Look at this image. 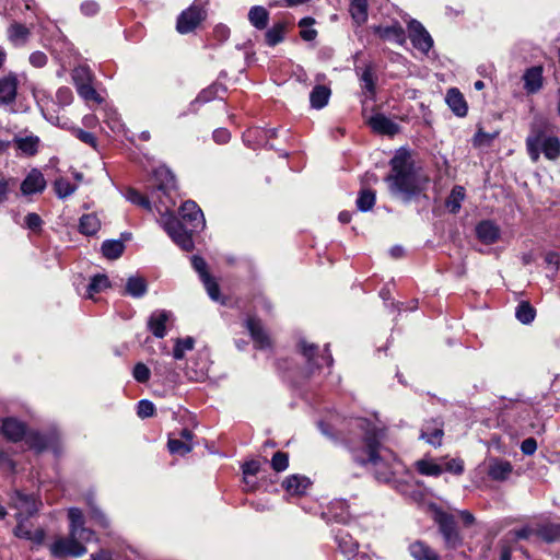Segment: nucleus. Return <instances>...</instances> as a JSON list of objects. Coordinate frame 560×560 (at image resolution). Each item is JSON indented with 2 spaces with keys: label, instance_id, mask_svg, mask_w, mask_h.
<instances>
[{
  "label": "nucleus",
  "instance_id": "nucleus-13",
  "mask_svg": "<svg viewBox=\"0 0 560 560\" xmlns=\"http://www.w3.org/2000/svg\"><path fill=\"white\" fill-rule=\"evenodd\" d=\"M444 435L441 423L436 420L427 421L421 429L420 439L432 446H440Z\"/></svg>",
  "mask_w": 560,
  "mask_h": 560
},
{
  "label": "nucleus",
  "instance_id": "nucleus-14",
  "mask_svg": "<svg viewBox=\"0 0 560 560\" xmlns=\"http://www.w3.org/2000/svg\"><path fill=\"white\" fill-rule=\"evenodd\" d=\"M46 187V180L38 170H32L21 184L23 195L42 192Z\"/></svg>",
  "mask_w": 560,
  "mask_h": 560
},
{
  "label": "nucleus",
  "instance_id": "nucleus-63",
  "mask_svg": "<svg viewBox=\"0 0 560 560\" xmlns=\"http://www.w3.org/2000/svg\"><path fill=\"white\" fill-rule=\"evenodd\" d=\"M445 469L455 475H460L464 471V463L457 458L451 459L446 463Z\"/></svg>",
  "mask_w": 560,
  "mask_h": 560
},
{
  "label": "nucleus",
  "instance_id": "nucleus-30",
  "mask_svg": "<svg viewBox=\"0 0 560 560\" xmlns=\"http://www.w3.org/2000/svg\"><path fill=\"white\" fill-rule=\"evenodd\" d=\"M336 540L340 551L346 557L350 558L355 555L358 550V542L348 533L340 530L336 536Z\"/></svg>",
  "mask_w": 560,
  "mask_h": 560
},
{
  "label": "nucleus",
  "instance_id": "nucleus-18",
  "mask_svg": "<svg viewBox=\"0 0 560 560\" xmlns=\"http://www.w3.org/2000/svg\"><path fill=\"white\" fill-rule=\"evenodd\" d=\"M246 327L250 332L252 338L257 343L259 348L269 347L270 340L268 335L266 334L261 323L259 319L255 317H249L246 322Z\"/></svg>",
  "mask_w": 560,
  "mask_h": 560
},
{
  "label": "nucleus",
  "instance_id": "nucleus-25",
  "mask_svg": "<svg viewBox=\"0 0 560 560\" xmlns=\"http://www.w3.org/2000/svg\"><path fill=\"white\" fill-rule=\"evenodd\" d=\"M535 535L546 542H555L560 539V525L553 523H545L535 527Z\"/></svg>",
  "mask_w": 560,
  "mask_h": 560
},
{
  "label": "nucleus",
  "instance_id": "nucleus-11",
  "mask_svg": "<svg viewBox=\"0 0 560 560\" xmlns=\"http://www.w3.org/2000/svg\"><path fill=\"white\" fill-rule=\"evenodd\" d=\"M299 346L302 354L313 366L319 369L324 364L329 366L332 363V358L329 353L318 355V348L316 345L307 343L305 340H301Z\"/></svg>",
  "mask_w": 560,
  "mask_h": 560
},
{
  "label": "nucleus",
  "instance_id": "nucleus-10",
  "mask_svg": "<svg viewBox=\"0 0 560 560\" xmlns=\"http://www.w3.org/2000/svg\"><path fill=\"white\" fill-rule=\"evenodd\" d=\"M408 31L409 38L417 49L423 52L431 49L433 39L420 22L411 20L408 24Z\"/></svg>",
  "mask_w": 560,
  "mask_h": 560
},
{
  "label": "nucleus",
  "instance_id": "nucleus-38",
  "mask_svg": "<svg viewBox=\"0 0 560 560\" xmlns=\"http://www.w3.org/2000/svg\"><path fill=\"white\" fill-rule=\"evenodd\" d=\"M109 287V280L105 275H96L91 279L88 287V299H93L94 294L102 292Z\"/></svg>",
  "mask_w": 560,
  "mask_h": 560
},
{
  "label": "nucleus",
  "instance_id": "nucleus-16",
  "mask_svg": "<svg viewBox=\"0 0 560 560\" xmlns=\"http://www.w3.org/2000/svg\"><path fill=\"white\" fill-rule=\"evenodd\" d=\"M513 471V466L510 462L492 458L489 460L488 475L492 480L504 481Z\"/></svg>",
  "mask_w": 560,
  "mask_h": 560
},
{
  "label": "nucleus",
  "instance_id": "nucleus-36",
  "mask_svg": "<svg viewBox=\"0 0 560 560\" xmlns=\"http://www.w3.org/2000/svg\"><path fill=\"white\" fill-rule=\"evenodd\" d=\"M352 19L362 24L368 20V1L366 0H352L350 5Z\"/></svg>",
  "mask_w": 560,
  "mask_h": 560
},
{
  "label": "nucleus",
  "instance_id": "nucleus-28",
  "mask_svg": "<svg viewBox=\"0 0 560 560\" xmlns=\"http://www.w3.org/2000/svg\"><path fill=\"white\" fill-rule=\"evenodd\" d=\"M248 20L257 30H264L268 25L269 13L264 7L255 5L248 12Z\"/></svg>",
  "mask_w": 560,
  "mask_h": 560
},
{
  "label": "nucleus",
  "instance_id": "nucleus-7",
  "mask_svg": "<svg viewBox=\"0 0 560 560\" xmlns=\"http://www.w3.org/2000/svg\"><path fill=\"white\" fill-rule=\"evenodd\" d=\"M206 18V11L201 4L192 3L187 10L183 11L177 19L176 30L180 34H187L194 31Z\"/></svg>",
  "mask_w": 560,
  "mask_h": 560
},
{
  "label": "nucleus",
  "instance_id": "nucleus-43",
  "mask_svg": "<svg viewBox=\"0 0 560 560\" xmlns=\"http://www.w3.org/2000/svg\"><path fill=\"white\" fill-rule=\"evenodd\" d=\"M535 310L528 302H522L516 308V318L522 324H529L535 318Z\"/></svg>",
  "mask_w": 560,
  "mask_h": 560
},
{
  "label": "nucleus",
  "instance_id": "nucleus-20",
  "mask_svg": "<svg viewBox=\"0 0 560 560\" xmlns=\"http://www.w3.org/2000/svg\"><path fill=\"white\" fill-rule=\"evenodd\" d=\"M375 33L383 39L393 40L399 45H402L406 40L405 31L400 24L395 23L390 26H377Z\"/></svg>",
  "mask_w": 560,
  "mask_h": 560
},
{
  "label": "nucleus",
  "instance_id": "nucleus-9",
  "mask_svg": "<svg viewBox=\"0 0 560 560\" xmlns=\"http://www.w3.org/2000/svg\"><path fill=\"white\" fill-rule=\"evenodd\" d=\"M40 503L33 495L25 494L21 491H14L10 498V508L16 510V513H23L25 517H32L38 511Z\"/></svg>",
  "mask_w": 560,
  "mask_h": 560
},
{
  "label": "nucleus",
  "instance_id": "nucleus-34",
  "mask_svg": "<svg viewBox=\"0 0 560 560\" xmlns=\"http://www.w3.org/2000/svg\"><path fill=\"white\" fill-rule=\"evenodd\" d=\"M125 249V245L118 240H108L102 244V253L108 259L119 258Z\"/></svg>",
  "mask_w": 560,
  "mask_h": 560
},
{
  "label": "nucleus",
  "instance_id": "nucleus-29",
  "mask_svg": "<svg viewBox=\"0 0 560 560\" xmlns=\"http://www.w3.org/2000/svg\"><path fill=\"white\" fill-rule=\"evenodd\" d=\"M409 550L415 560H439L438 555L422 541H415Z\"/></svg>",
  "mask_w": 560,
  "mask_h": 560
},
{
  "label": "nucleus",
  "instance_id": "nucleus-4",
  "mask_svg": "<svg viewBox=\"0 0 560 560\" xmlns=\"http://www.w3.org/2000/svg\"><path fill=\"white\" fill-rule=\"evenodd\" d=\"M1 432L9 441L12 442H18L25 438L30 447L35 448L38 452L46 447L45 441L40 435L35 433L27 434L25 424L15 418H5L2 421Z\"/></svg>",
  "mask_w": 560,
  "mask_h": 560
},
{
  "label": "nucleus",
  "instance_id": "nucleus-62",
  "mask_svg": "<svg viewBox=\"0 0 560 560\" xmlns=\"http://www.w3.org/2000/svg\"><path fill=\"white\" fill-rule=\"evenodd\" d=\"M30 62L36 68H42L47 62V56L42 51H34L30 56Z\"/></svg>",
  "mask_w": 560,
  "mask_h": 560
},
{
  "label": "nucleus",
  "instance_id": "nucleus-33",
  "mask_svg": "<svg viewBox=\"0 0 560 560\" xmlns=\"http://www.w3.org/2000/svg\"><path fill=\"white\" fill-rule=\"evenodd\" d=\"M80 232L85 235H94L101 228V221L94 213L84 214L80 219Z\"/></svg>",
  "mask_w": 560,
  "mask_h": 560
},
{
  "label": "nucleus",
  "instance_id": "nucleus-44",
  "mask_svg": "<svg viewBox=\"0 0 560 560\" xmlns=\"http://www.w3.org/2000/svg\"><path fill=\"white\" fill-rule=\"evenodd\" d=\"M314 23L315 20L313 18H303L299 22V26L301 27L300 36L302 39L311 42L316 38L317 31L311 27Z\"/></svg>",
  "mask_w": 560,
  "mask_h": 560
},
{
  "label": "nucleus",
  "instance_id": "nucleus-45",
  "mask_svg": "<svg viewBox=\"0 0 560 560\" xmlns=\"http://www.w3.org/2000/svg\"><path fill=\"white\" fill-rule=\"evenodd\" d=\"M195 340L191 337L184 339H176L175 347L173 350V357L176 360H182L185 357V352L194 348Z\"/></svg>",
  "mask_w": 560,
  "mask_h": 560
},
{
  "label": "nucleus",
  "instance_id": "nucleus-21",
  "mask_svg": "<svg viewBox=\"0 0 560 560\" xmlns=\"http://www.w3.org/2000/svg\"><path fill=\"white\" fill-rule=\"evenodd\" d=\"M478 238L485 244H493L500 235L499 228L490 222L482 221L476 228Z\"/></svg>",
  "mask_w": 560,
  "mask_h": 560
},
{
  "label": "nucleus",
  "instance_id": "nucleus-3",
  "mask_svg": "<svg viewBox=\"0 0 560 560\" xmlns=\"http://www.w3.org/2000/svg\"><path fill=\"white\" fill-rule=\"evenodd\" d=\"M526 148L533 162L540 156V149L546 159L555 161L560 156V140L555 136H546L539 129H533L526 139Z\"/></svg>",
  "mask_w": 560,
  "mask_h": 560
},
{
  "label": "nucleus",
  "instance_id": "nucleus-26",
  "mask_svg": "<svg viewBox=\"0 0 560 560\" xmlns=\"http://www.w3.org/2000/svg\"><path fill=\"white\" fill-rule=\"evenodd\" d=\"M330 89H328L327 86L316 85L310 94L311 106L315 109H320L325 107L330 97Z\"/></svg>",
  "mask_w": 560,
  "mask_h": 560
},
{
  "label": "nucleus",
  "instance_id": "nucleus-46",
  "mask_svg": "<svg viewBox=\"0 0 560 560\" xmlns=\"http://www.w3.org/2000/svg\"><path fill=\"white\" fill-rule=\"evenodd\" d=\"M126 199L137 206H140V207L147 209V210H151L150 200L133 188H129L126 191Z\"/></svg>",
  "mask_w": 560,
  "mask_h": 560
},
{
  "label": "nucleus",
  "instance_id": "nucleus-52",
  "mask_svg": "<svg viewBox=\"0 0 560 560\" xmlns=\"http://www.w3.org/2000/svg\"><path fill=\"white\" fill-rule=\"evenodd\" d=\"M150 369L143 363H137L133 368L132 375L139 383H145L150 378Z\"/></svg>",
  "mask_w": 560,
  "mask_h": 560
},
{
  "label": "nucleus",
  "instance_id": "nucleus-60",
  "mask_svg": "<svg viewBox=\"0 0 560 560\" xmlns=\"http://www.w3.org/2000/svg\"><path fill=\"white\" fill-rule=\"evenodd\" d=\"M537 450V442L534 438L525 439L521 444V451L525 455H533Z\"/></svg>",
  "mask_w": 560,
  "mask_h": 560
},
{
  "label": "nucleus",
  "instance_id": "nucleus-37",
  "mask_svg": "<svg viewBox=\"0 0 560 560\" xmlns=\"http://www.w3.org/2000/svg\"><path fill=\"white\" fill-rule=\"evenodd\" d=\"M440 528L448 544L455 545L458 536L455 530L454 522L448 516H442L440 520Z\"/></svg>",
  "mask_w": 560,
  "mask_h": 560
},
{
  "label": "nucleus",
  "instance_id": "nucleus-47",
  "mask_svg": "<svg viewBox=\"0 0 560 560\" xmlns=\"http://www.w3.org/2000/svg\"><path fill=\"white\" fill-rule=\"evenodd\" d=\"M497 136H498L497 131L489 133V132H485L482 129H479L472 139V144L476 148L489 147L491 144V142L495 139Z\"/></svg>",
  "mask_w": 560,
  "mask_h": 560
},
{
  "label": "nucleus",
  "instance_id": "nucleus-42",
  "mask_svg": "<svg viewBox=\"0 0 560 560\" xmlns=\"http://www.w3.org/2000/svg\"><path fill=\"white\" fill-rule=\"evenodd\" d=\"M54 187L57 196L61 199L71 196L77 190V186L63 177L56 179Z\"/></svg>",
  "mask_w": 560,
  "mask_h": 560
},
{
  "label": "nucleus",
  "instance_id": "nucleus-2",
  "mask_svg": "<svg viewBox=\"0 0 560 560\" xmlns=\"http://www.w3.org/2000/svg\"><path fill=\"white\" fill-rule=\"evenodd\" d=\"M390 166L386 182L394 196L409 200L424 189L428 178L415 170L409 154L398 152L392 159Z\"/></svg>",
  "mask_w": 560,
  "mask_h": 560
},
{
  "label": "nucleus",
  "instance_id": "nucleus-8",
  "mask_svg": "<svg viewBox=\"0 0 560 560\" xmlns=\"http://www.w3.org/2000/svg\"><path fill=\"white\" fill-rule=\"evenodd\" d=\"M30 517H24L23 513H15L18 522L13 533L16 537L32 541L36 546H40L45 539V532L43 528L32 529V524L28 522Z\"/></svg>",
  "mask_w": 560,
  "mask_h": 560
},
{
  "label": "nucleus",
  "instance_id": "nucleus-58",
  "mask_svg": "<svg viewBox=\"0 0 560 560\" xmlns=\"http://www.w3.org/2000/svg\"><path fill=\"white\" fill-rule=\"evenodd\" d=\"M81 11L86 16H93L100 11V5L94 0H86L81 4Z\"/></svg>",
  "mask_w": 560,
  "mask_h": 560
},
{
  "label": "nucleus",
  "instance_id": "nucleus-61",
  "mask_svg": "<svg viewBox=\"0 0 560 560\" xmlns=\"http://www.w3.org/2000/svg\"><path fill=\"white\" fill-rule=\"evenodd\" d=\"M244 479L247 482L248 476H254L259 471V463L256 460L247 462L243 465Z\"/></svg>",
  "mask_w": 560,
  "mask_h": 560
},
{
  "label": "nucleus",
  "instance_id": "nucleus-35",
  "mask_svg": "<svg viewBox=\"0 0 560 560\" xmlns=\"http://www.w3.org/2000/svg\"><path fill=\"white\" fill-rule=\"evenodd\" d=\"M465 199V189L462 186H455L447 200H446V207L452 213H456L459 211L462 201Z\"/></svg>",
  "mask_w": 560,
  "mask_h": 560
},
{
  "label": "nucleus",
  "instance_id": "nucleus-41",
  "mask_svg": "<svg viewBox=\"0 0 560 560\" xmlns=\"http://www.w3.org/2000/svg\"><path fill=\"white\" fill-rule=\"evenodd\" d=\"M375 203V192L371 189H362L358 199L357 207L360 211H369Z\"/></svg>",
  "mask_w": 560,
  "mask_h": 560
},
{
  "label": "nucleus",
  "instance_id": "nucleus-24",
  "mask_svg": "<svg viewBox=\"0 0 560 560\" xmlns=\"http://www.w3.org/2000/svg\"><path fill=\"white\" fill-rule=\"evenodd\" d=\"M446 103L457 116L463 117L467 114V104L458 90H448L446 94Z\"/></svg>",
  "mask_w": 560,
  "mask_h": 560
},
{
  "label": "nucleus",
  "instance_id": "nucleus-12",
  "mask_svg": "<svg viewBox=\"0 0 560 560\" xmlns=\"http://www.w3.org/2000/svg\"><path fill=\"white\" fill-rule=\"evenodd\" d=\"M368 122L373 131L381 135L395 136L399 132V126L383 114L371 116Z\"/></svg>",
  "mask_w": 560,
  "mask_h": 560
},
{
  "label": "nucleus",
  "instance_id": "nucleus-57",
  "mask_svg": "<svg viewBox=\"0 0 560 560\" xmlns=\"http://www.w3.org/2000/svg\"><path fill=\"white\" fill-rule=\"evenodd\" d=\"M42 224H43V220L40 219V217L37 213L32 212L25 217V225L27 226V229H30L32 231L40 230Z\"/></svg>",
  "mask_w": 560,
  "mask_h": 560
},
{
  "label": "nucleus",
  "instance_id": "nucleus-56",
  "mask_svg": "<svg viewBox=\"0 0 560 560\" xmlns=\"http://www.w3.org/2000/svg\"><path fill=\"white\" fill-rule=\"evenodd\" d=\"M154 405L149 400H141L138 405V416L140 418H148L154 413Z\"/></svg>",
  "mask_w": 560,
  "mask_h": 560
},
{
  "label": "nucleus",
  "instance_id": "nucleus-50",
  "mask_svg": "<svg viewBox=\"0 0 560 560\" xmlns=\"http://www.w3.org/2000/svg\"><path fill=\"white\" fill-rule=\"evenodd\" d=\"M289 457L285 453L277 452L271 459V466L276 471H283L288 468Z\"/></svg>",
  "mask_w": 560,
  "mask_h": 560
},
{
  "label": "nucleus",
  "instance_id": "nucleus-32",
  "mask_svg": "<svg viewBox=\"0 0 560 560\" xmlns=\"http://www.w3.org/2000/svg\"><path fill=\"white\" fill-rule=\"evenodd\" d=\"M285 32V22L275 23L265 34L266 43L271 47L278 45L284 39Z\"/></svg>",
  "mask_w": 560,
  "mask_h": 560
},
{
  "label": "nucleus",
  "instance_id": "nucleus-15",
  "mask_svg": "<svg viewBox=\"0 0 560 560\" xmlns=\"http://www.w3.org/2000/svg\"><path fill=\"white\" fill-rule=\"evenodd\" d=\"M524 89L528 94L537 93L542 88V67L528 68L523 74Z\"/></svg>",
  "mask_w": 560,
  "mask_h": 560
},
{
  "label": "nucleus",
  "instance_id": "nucleus-49",
  "mask_svg": "<svg viewBox=\"0 0 560 560\" xmlns=\"http://www.w3.org/2000/svg\"><path fill=\"white\" fill-rule=\"evenodd\" d=\"M201 281L208 292V295L211 298V300L219 302L220 301V289H219L217 281L211 276L205 277V279Z\"/></svg>",
  "mask_w": 560,
  "mask_h": 560
},
{
  "label": "nucleus",
  "instance_id": "nucleus-59",
  "mask_svg": "<svg viewBox=\"0 0 560 560\" xmlns=\"http://www.w3.org/2000/svg\"><path fill=\"white\" fill-rule=\"evenodd\" d=\"M14 184L13 179L0 177V203L8 200V195L10 192V186Z\"/></svg>",
  "mask_w": 560,
  "mask_h": 560
},
{
  "label": "nucleus",
  "instance_id": "nucleus-5",
  "mask_svg": "<svg viewBox=\"0 0 560 560\" xmlns=\"http://www.w3.org/2000/svg\"><path fill=\"white\" fill-rule=\"evenodd\" d=\"M357 427L363 432V440L366 447L368 457H358L357 459L361 463H373L378 460L377 452L381 446V440L384 436V432L373 427L368 420L360 419L357 421Z\"/></svg>",
  "mask_w": 560,
  "mask_h": 560
},
{
  "label": "nucleus",
  "instance_id": "nucleus-53",
  "mask_svg": "<svg viewBox=\"0 0 560 560\" xmlns=\"http://www.w3.org/2000/svg\"><path fill=\"white\" fill-rule=\"evenodd\" d=\"M18 148L27 154H34L37 148V140L34 138L19 139Z\"/></svg>",
  "mask_w": 560,
  "mask_h": 560
},
{
  "label": "nucleus",
  "instance_id": "nucleus-23",
  "mask_svg": "<svg viewBox=\"0 0 560 560\" xmlns=\"http://www.w3.org/2000/svg\"><path fill=\"white\" fill-rule=\"evenodd\" d=\"M282 486L290 494L300 495L308 488L310 480L304 476L292 475L283 481Z\"/></svg>",
  "mask_w": 560,
  "mask_h": 560
},
{
  "label": "nucleus",
  "instance_id": "nucleus-27",
  "mask_svg": "<svg viewBox=\"0 0 560 560\" xmlns=\"http://www.w3.org/2000/svg\"><path fill=\"white\" fill-rule=\"evenodd\" d=\"M30 36V30L20 23H13L8 28V37L10 42L15 46L24 45Z\"/></svg>",
  "mask_w": 560,
  "mask_h": 560
},
{
  "label": "nucleus",
  "instance_id": "nucleus-39",
  "mask_svg": "<svg viewBox=\"0 0 560 560\" xmlns=\"http://www.w3.org/2000/svg\"><path fill=\"white\" fill-rule=\"evenodd\" d=\"M416 467L421 475L424 476H440L443 468L436 463L429 459H420L416 463Z\"/></svg>",
  "mask_w": 560,
  "mask_h": 560
},
{
  "label": "nucleus",
  "instance_id": "nucleus-40",
  "mask_svg": "<svg viewBox=\"0 0 560 560\" xmlns=\"http://www.w3.org/2000/svg\"><path fill=\"white\" fill-rule=\"evenodd\" d=\"M168 450L172 454L186 455L192 450V443L171 436L167 443Z\"/></svg>",
  "mask_w": 560,
  "mask_h": 560
},
{
  "label": "nucleus",
  "instance_id": "nucleus-1",
  "mask_svg": "<svg viewBox=\"0 0 560 560\" xmlns=\"http://www.w3.org/2000/svg\"><path fill=\"white\" fill-rule=\"evenodd\" d=\"M158 182L152 197L159 199V202L165 208L162 213L161 222L173 240L183 250L190 252L194 248L192 234L205 228V218L201 209L195 201H185L180 209V220L168 212L170 208L175 205L171 198V192L175 190V179L167 168H159L155 174Z\"/></svg>",
  "mask_w": 560,
  "mask_h": 560
},
{
  "label": "nucleus",
  "instance_id": "nucleus-19",
  "mask_svg": "<svg viewBox=\"0 0 560 560\" xmlns=\"http://www.w3.org/2000/svg\"><path fill=\"white\" fill-rule=\"evenodd\" d=\"M170 317L166 311H155L151 314L148 326L152 334L158 338H163L166 335L165 323Z\"/></svg>",
  "mask_w": 560,
  "mask_h": 560
},
{
  "label": "nucleus",
  "instance_id": "nucleus-48",
  "mask_svg": "<svg viewBox=\"0 0 560 560\" xmlns=\"http://www.w3.org/2000/svg\"><path fill=\"white\" fill-rule=\"evenodd\" d=\"M77 85V90H78V93L84 98V100H88V101H97L100 102L101 100L98 98V95L95 91V89L91 85L90 81H86V82H81V83H78L75 84Z\"/></svg>",
  "mask_w": 560,
  "mask_h": 560
},
{
  "label": "nucleus",
  "instance_id": "nucleus-6",
  "mask_svg": "<svg viewBox=\"0 0 560 560\" xmlns=\"http://www.w3.org/2000/svg\"><path fill=\"white\" fill-rule=\"evenodd\" d=\"M49 551L55 558L81 557L86 553V548L77 538L71 537L70 532L69 537H59L50 544Z\"/></svg>",
  "mask_w": 560,
  "mask_h": 560
},
{
  "label": "nucleus",
  "instance_id": "nucleus-55",
  "mask_svg": "<svg viewBox=\"0 0 560 560\" xmlns=\"http://www.w3.org/2000/svg\"><path fill=\"white\" fill-rule=\"evenodd\" d=\"M191 264L194 269L199 273L201 280H203L205 277L210 276L209 272L207 271V262L205 261L203 258L199 256H194L191 258Z\"/></svg>",
  "mask_w": 560,
  "mask_h": 560
},
{
  "label": "nucleus",
  "instance_id": "nucleus-31",
  "mask_svg": "<svg viewBox=\"0 0 560 560\" xmlns=\"http://www.w3.org/2000/svg\"><path fill=\"white\" fill-rule=\"evenodd\" d=\"M360 81H361V88H362V91L364 93V95L366 96V98H374L375 96V93H376V86H375V83H376V79L372 72V68L371 67H366L361 77H360Z\"/></svg>",
  "mask_w": 560,
  "mask_h": 560
},
{
  "label": "nucleus",
  "instance_id": "nucleus-54",
  "mask_svg": "<svg viewBox=\"0 0 560 560\" xmlns=\"http://www.w3.org/2000/svg\"><path fill=\"white\" fill-rule=\"evenodd\" d=\"M71 537L77 538L78 541L83 544L92 540V538L94 537V533L91 529L85 528L83 526L78 529H71Z\"/></svg>",
  "mask_w": 560,
  "mask_h": 560
},
{
  "label": "nucleus",
  "instance_id": "nucleus-64",
  "mask_svg": "<svg viewBox=\"0 0 560 560\" xmlns=\"http://www.w3.org/2000/svg\"><path fill=\"white\" fill-rule=\"evenodd\" d=\"M75 133V137L81 140L82 142L84 143H88V144H91L92 147H95L96 144V140H95V137L93 133L89 132V131H84L82 129H77L74 131Z\"/></svg>",
  "mask_w": 560,
  "mask_h": 560
},
{
  "label": "nucleus",
  "instance_id": "nucleus-17",
  "mask_svg": "<svg viewBox=\"0 0 560 560\" xmlns=\"http://www.w3.org/2000/svg\"><path fill=\"white\" fill-rule=\"evenodd\" d=\"M18 79L9 74L0 78V104H10L16 97Z\"/></svg>",
  "mask_w": 560,
  "mask_h": 560
},
{
  "label": "nucleus",
  "instance_id": "nucleus-51",
  "mask_svg": "<svg viewBox=\"0 0 560 560\" xmlns=\"http://www.w3.org/2000/svg\"><path fill=\"white\" fill-rule=\"evenodd\" d=\"M68 516L70 520V529H78L83 527L84 520L81 510L72 508L68 512Z\"/></svg>",
  "mask_w": 560,
  "mask_h": 560
},
{
  "label": "nucleus",
  "instance_id": "nucleus-22",
  "mask_svg": "<svg viewBox=\"0 0 560 560\" xmlns=\"http://www.w3.org/2000/svg\"><path fill=\"white\" fill-rule=\"evenodd\" d=\"M148 291V283L143 277L130 276L125 285V294L132 298H142Z\"/></svg>",
  "mask_w": 560,
  "mask_h": 560
}]
</instances>
